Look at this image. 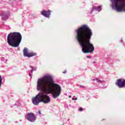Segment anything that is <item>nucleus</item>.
<instances>
[{
  "label": "nucleus",
  "instance_id": "obj_17",
  "mask_svg": "<svg viewBox=\"0 0 125 125\" xmlns=\"http://www.w3.org/2000/svg\"><path fill=\"white\" fill-rule=\"evenodd\" d=\"M29 77H31V78H32V74L31 73L29 74Z\"/></svg>",
  "mask_w": 125,
  "mask_h": 125
},
{
  "label": "nucleus",
  "instance_id": "obj_2",
  "mask_svg": "<svg viewBox=\"0 0 125 125\" xmlns=\"http://www.w3.org/2000/svg\"><path fill=\"white\" fill-rule=\"evenodd\" d=\"M76 40L82 48L83 53H90L94 51L93 44L90 42L92 30L88 26L83 25L76 31Z\"/></svg>",
  "mask_w": 125,
  "mask_h": 125
},
{
  "label": "nucleus",
  "instance_id": "obj_5",
  "mask_svg": "<svg viewBox=\"0 0 125 125\" xmlns=\"http://www.w3.org/2000/svg\"><path fill=\"white\" fill-rule=\"evenodd\" d=\"M25 118L28 122H30V123H34V122H36V120H37V117H36L35 114L31 112L28 113L25 115Z\"/></svg>",
  "mask_w": 125,
  "mask_h": 125
},
{
  "label": "nucleus",
  "instance_id": "obj_19",
  "mask_svg": "<svg viewBox=\"0 0 125 125\" xmlns=\"http://www.w3.org/2000/svg\"><path fill=\"white\" fill-rule=\"evenodd\" d=\"M87 58H90V57L89 56H86Z\"/></svg>",
  "mask_w": 125,
  "mask_h": 125
},
{
  "label": "nucleus",
  "instance_id": "obj_3",
  "mask_svg": "<svg viewBox=\"0 0 125 125\" xmlns=\"http://www.w3.org/2000/svg\"><path fill=\"white\" fill-rule=\"evenodd\" d=\"M22 41V35L19 32L10 33L7 36V42L13 47H18Z\"/></svg>",
  "mask_w": 125,
  "mask_h": 125
},
{
  "label": "nucleus",
  "instance_id": "obj_23",
  "mask_svg": "<svg viewBox=\"0 0 125 125\" xmlns=\"http://www.w3.org/2000/svg\"><path fill=\"white\" fill-rule=\"evenodd\" d=\"M93 81H96V80H95V79H93Z\"/></svg>",
  "mask_w": 125,
  "mask_h": 125
},
{
  "label": "nucleus",
  "instance_id": "obj_4",
  "mask_svg": "<svg viewBox=\"0 0 125 125\" xmlns=\"http://www.w3.org/2000/svg\"><path fill=\"white\" fill-rule=\"evenodd\" d=\"M110 7L117 12H125V0H110Z\"/></svg>",
  "mask_w": 125,
  "mask_h": 125
},
{
  "label": "nucleus",
  "instance_id": "obj_8",
  "mask_svg": "<svg viewBox=\"0 0 125 125\" xmlns=\"http://www.w3.org/2000/svg\"><path fill=\"white\" fill-rule=\"evenodd\" d=\"M41 15L44 16V17H46V18L49 19L50 18V15L51 13V11L48 10L45 11L44 10H43L41 12Z\"/></svg>",
  "mask_w": 125,
  "mask_h": 125
},
{
  "label": "nucleus",
  "instance_id": "obj_10",
  "mask_svg": "<svg viewBox=\"0 0 125 125\" xmlns=\"http://www.w3.org/2000/svg\"><path fill=\"white\" fill-rule=\"evenodd\" d=\"M102 10V5L98 6L97 7H93L91 9V11H97V12H100Z\"/></svg>",
  "mask_w": 125,
  "mask_h": 125
},
{
  "label": "nucleus",
  "instance_id": "obj_15",
  "mask_svg": "<svg viewBox=\"0 0 125 125\" xmlns=\"http://www.w3.org/2000/svg\"><path fill=\"white\" fill-rule=\"evenodd\" d=\"M72 100H78V98H73Z\"/></svg>",
  "mask_w": 125,
  "mask_h": 125
},
{
  "label": "nucleus",
  "instance_id": "obj_1",
  "mask_svg": "<svg viewBox=\"0 0 125 125\" xmlns=\"http://www.w3.org/2000/svg\"><path fill=\"white\" fill-rule=\"evenodd\" d=\"M37 90L42 92L32 99L33 104L35 105H39L41 102L48 104L50 102V97L47 94H52L53 98L56 99L60 96L62 88L59 84L54 83L52 76L47 74L38 79Z\"/></svg>",
  "mask_w": 125,
  "mask_h": 125
},
{
  "label": "nucleus",
  "instance_id": "obj_21",
  "mask_svg": "<svg viewBox=\"0 0 125 125\" xmlns=\"http://www.w3.org/2000/svg\"><path fill=\"white\" fill-rule=\"evenodd\" d=\"M121 42H123V40H121Z\"/></svg>",
  "mask_w": 125,
  "mask_h": 125
},
{
  "label": "nucleus",
  "instance_id": "obj_9",
  "mask_svg": "<svg viewBox=\"0 0 125 125\" xmlns=\"http://www.w3.org/2000/svg\"><path fill=\"white\" fill-rule=\"evenodd\" d=\"M1 19L3 20H7L8 17L10 16V13L9 11L4 12L1 13Z\"/></svg>",
  "mask_w": 125,
  "mask_h": 125
},
{
  "label": "nucleus",
  "instance_id": "obj_16",
  "mask_svg": "<svg viewBox=\"0 0 125 125\" xmlns=\"http://www.w3.org/2000/svg\"><path fill=\"white\" fill-rule=\"evenodd\" d=\"M39 115H42V113L41 112V111H38Z\"/></svg>",
  "mask_w": 125,
  "mask_h": 125
},
{
  "label": "nucleus",
  "instance_id": "obj_6",
  "mask_svg": "<svg viewBox=\"0 0 125 125\" xmlns=\"http://www.w3.org/2000/svg\"><path fill=\"white\" fill-rule=\"evenodd\" d=\"M23 52L24 57H28V58H30V57H33V56H36V55H37V53L34 52L29 53L28 48H27L26 47H25L24 48Z\"/></svg>",
  "mask_w": 125,
  "mask_h": 125
},
{
  "label": "nucleus",
  "instance_id": "obj_14",
  "mask_svg": "<svg viewBox=\"0 0 125 125\" xmlns=\"http://www.w3.org/2000/svg\"><path fill=\"white\" fill-rule=\"evenodd\" d=\"M32 68V70H31V73H33V72H34V71H35V70L33 68V67L30 66Z\"/></svg>",
  "mask_w": 125,
  "mask_h": 125
},
{
  "label": "nucleus",
  "instance_id": "obj_22",
  "mask_svg": "<svg viewBox=\"0 0 125 125\" xmlns=\"http://www.w3.org/2000/svg\"><path fill=\"white\" fill-rule=\"evenodd\" d=\"M81 87H84L83 86H81Z\"/></svg>",
  "mask_w": 125,
  "mask_h": 125
},
{
  "label": "nucleus",
  "instance_id": "obj_7",
  "mask_svg": "<svg viewBox=\"0 0 125 125\" xmlns=\"http://www.w3.org/2000/svg\"><path fill=\"white\" fill-rule=\"evenodd\" d=\"M115 84L119 88H125V80L123 79H119L117 80Z\"/></svg>",
  "mask_w": 125,
  "mask_h": 125
},
{
  "label": "nucleus",
  "instance_id": "obj_18",
  "mask_svg": "<svg viewBox=\"0 0 125 125\" xmlns=\"http://www.w3.org/2000/svg\"><path fill=\"white\" fill-rule=\"evenodd\" d=\"M63 74H66V71H63Z\"/></svg>",
  "mask_w": 125,
  "mask_h": 125
},
{
  "label": "nucleus",
  "instance_id": "obj_11",
  "mask_svg": "<svg viewBox=\"0 0 125 125\" xmlns=\"http://www.w3.org/2000/svg\"><path fill=\"white\" fill-rule=\"evenodd\" d=\"M96 81L97 82V83H104V81H101L99 79H96Z\"/></svg>",
  "mask_w": 125,
  "mask_h": 125
},
{
  "label": "nucleus",
  "instance_id": "obj_20",
  "mask_svg": "<svg viewBox=\"0 0 125 125\" xmlns=\"http://www.w3.org/2000/svg\"><path fill=\"white\" fill-rule=\"evenodd\" d=\"M69 98H71L72 97V96H69Z\"/></svg>",
  "mask_w": 125,
  "mask_h": 125
},
{
  "label": "nucleus",
  "instance_id": "obj_12",
  "mask_svg": "<svg viewBox=\"0 0 125 125\" xmlns=\"http://www.w3.org/2000/svg\"><path fill=\"white\" fill-rule=\"evenodd\" d=\"M2 83V78H1V76L0 75V87H1Z\"/></svg>",
  "mask_w": 125,
  "mask_h": 125
},
{
  "label": "nucleus",
  "instance_id": "obj_13",
  "mask_svg": "<svg viewBox=\"0 0 125 125\" xmlns=\"http://www.w3.org/2000/svg\"><path fill=\"white\" fill-rule=\"evenodd\" d=\"M83 108H79V111H80V112H83Z\"/></svg>",
  "mask_w": 125,
  "mask_h": 125
}]
</instances>
